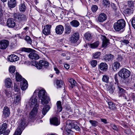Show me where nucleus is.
Instances as JSON below:
<instances>
[{
	"label": "nucleus",
	"instance_id": "obj_41",
	"mask_svg": "<svg viewBox=\"0 0 135 135\" xmlns=\"http://www.w3.org/2000/svg\"><path fill=\"white\" fill-rule=\"evenodd\" d=\"M71 129V128L68 127L67 126V123H66V133L68 135H73V132Z\"/></svg>",
	"mask_w": 135,
	"mask_h": 135
},
{
	"label": "nucleus",
	"instance_id": "obj_57",
	"mask_svg": "<svg viewBox=\"0 0 135 135\" xmlns=\"http://www.w3.org/2000/svg\"><path fill=\"white\" fill-rule=\"evenodd\" d=\"M21 27V26H19V24H15V25L13 27L14 28V29L16 30H18L20 29Z\"/></svg>",
	"mask_w": 135,
	"mask_h": 135
},
{
	"label": "nucleus",
	"instance_id": "obj_11",
	"mask_svg": "<svg viewBox=\"0 0 135 135\" xmlns=\"http://www.w3.org/2000/svg\"><path fill=\"white\" fill-rule=\"evenodd\" d=\"M67 126L68 128L72 129H74L77 131H79L80 130L79 127L77 125L73 123H71L70 120H68L67 122Z\"/></svg>",
	"mask_w": 135,
	"mask_h": 135
},
{
	"label": "nucleus",
	"instance_id": "obj_52",
	"mask_svg": "<svg viewBox=\"0 0 135 135\" xmlns=\"http://www.w3.org/2000/svg\"><path fill=\"white\" fill-rule=\"evenodd\" d=\"M15 70V68L14 66H10L9 68V71L11 73H13Z\"/></svg>",
	"mask_w": 135,
	"mask_h": 135
},
{
	"label": "nucleus",
	"instance_id": "obj_46",
	"mask_svg": "<svg viewBox=\"0 0 135 135\" xmlns=\"http://www.w3.org/2000/svg\"><path fill=\"white\" fill-rule=\"evenodd\" d=\"M109 78L108 76L106 75H103L102 78V81L106 83L109 82Z\"/></svg>",
	"mask_w": 135,
	"mask_h": 135
},
{
	"label": "nucleus",
	"instance_id": "obj_43",
	"mask_svg": "<svg viewBox=\"0 0 135 135\" xmlns=\"http://www.w3.org/2000/svg\"><path fill=\"white\" fill-rule=\"evenodd\" d=\"M120 67V63L118 61H115L114 63V68L115 69V71L117 69H119Z\"/></svg>",
	"mask_w": 135,
	"mask_h": 135
},
{
	"label": "nucleus",
	"instance_id": "obj_60",
	"mask_svg": "<svg viewBox=\"0 0 135 135\" xmlns=\"http://www.w3.org/2000/svg\"><path fill=\"white\" fill-rule=\"evenodd\" d=\"M108 91L111 94H113L114 92V90L113 87H109V89H108Z\"/></svg>",
	"mask_w": 135,
	"mask_h": 135
},
{
	"label": "nucleus",
	"instance_id": "obj_50",
	"mask_svg": "<svg viewBox=\"0 0 135 135\" xmlns=\"http://www.w3.org/2000/svg\"><path fill=\"white\" fill-rule=\"evenodd\" d=\"M121 44L122 45H125L127 46H129L130 45L129 44V42L128 40H122Z\"/></svg>",
	"mask_w": 135,
	"mask_h": 135
},
{
	"label": "nucleus",
	"instance_id": "obj_20",
	"mask_svg": "<svg viewBox=\"0 0 135 135\" xmlns=\"http://www.w3.org/2000/svg\"><path fill=\"white\" fill-rule=\"evenodd\" d=\"M21 88L22 90H25L27 88L28 84L27 81L25 79H23L20 83Z\"/></svg>",
	"mask_w": 135,
	"mask_h": 135
},
{
	"label": "nucleus",
	"instance_id": "obj_17",
	"mask_svg": "<svg viewBox=\"0 0 135 135\" xmlns=\"http://www.w3.org/2000/svg\"><path fill=\"white\" fill-rule=\"evenodd\" d=\"M51 27V26L50 25H46L43 30L42 32L43 34L45 35H47L50 34Z\"/></svg>",
	"mask_w": 135,
	"mask_h": 135
},
{
	"label": "nucleus",
	"instance_id": "obj_64",
	"mask_svg": "<svg viewBox=\"0 0 135 135\" xmlns=\"http://www.w3.org/2000/svg\"><path fill=\"white\" fill-rule=\"evenodd\" d=\"M10 131L8 130H7L4 133L3 135H8L10 132Z\"/></svg>",
	"mask_w": 135,
	"mask_h": 135
},
{
	"label": "nucleus",
	"instance_id": "obj_32",
	"mask_svg": "<svg viewBox=\"0 0 135 135\" xmlns=\"http://www.w3.org/2000/svg\"><path fill=\"white\" fill-rule=\"evenodd\" d=\"M70 25L73 27H78L79 25V22L77 20H73L70 22Z\"/></svg>",
	"mask_w": 135,
	"mask_h": 135
},
{
	"label": "nucleus",
	"instance_id": "obj_14",
	"mask_svg": "<svg viewBox=\"0 0 135 135\" xmlns=\"http://www.w3.org/2000/svg\"><path fill=\"white\" fill-rule=\"evenodd\" d=\"M117 91L118 95L119 97H122L126 99H127V98L125 95L126 91L123 89L118 86L117 88Z\"/></svg>",
	"mask_w": 135,
	"mask_h": 135
},
{
	"label": "nucleus",
	"instance_id": "obj_26",
	"mask_svg": "<svg viewBox=\"0 0 135 135\" xmlns=\"http://www.w3.org/2000/svg\"><path fill=\"white\" fill-rule=\"evenodd\" d=\"M5 86L8 88L11 87L12 84V81L10 78L6 79L5 80Z\"/></svg>",
	"mask_w": 135,
	"mask_h": 135
},
{
	"label": "nucleus",
	"instance_id": "obj_9",
	"mask_svg": "<svg viewBox=\"0 0 135 135\" xmlns=\"http://www.w3.org/2000/svg\"><path fill=\"white\" fill-rule=\"evenodd\" d=\"M38 97L37 96L34 95L32 96L30 99L29 102V105L31 107H38L39 105L37 103Z\"/></svg>",
	"mask_w": 135,
	"mask_h": 135
},
{
	"label": "nucleus",
	"instance_id": "obj_18",
	"mask_svg": "<svg viewBox=\"0 0 135 135\" xmlns=\"http://www.w3.org/2000/svg\"><path fill=\"white\" fill-rule=\"evenodd\" d=\"M107 17L106 15L102 13L99 14L98 17V20L99 22H102L107 19Z\"/></svg>",
	"mask_w": 135,
	"mask_h": 135
},
{
	"label": "nucleus",
	"instance_id": "obj_59",
	"mask_svg": "<svg viewBox=\"0 0 135 135\" xmlns=\"http://www.w3.org/2000/svg\"><path fill=\"white\" fill-rule=\"evenodd\" d=\"M123 82L125 83L126 84H128L129 83V80L127 78H123Z\"/></svg>",
	"mask_w": 135,
	"mask_h": 135
},
{
	"label": "nucleus",
	"instance_id": "obj_35",
	"mask_svg": "<svg viewBox=\"0 0 135 135\" xmlns=\"http://www.w3.org/2000/svg\"><path fill=\"white\" fill-rule=\"evenodd\" d=\"M56 104L57 108V111L58 112H60L61 111L62 109L61 102L60 101H58L57 102Z\"/></svg>",
	"mask_w": 135,
	"mask_h": 135
},
{
	"label": "nucleus",
	"instance_id": "obj_23",
	"mask_svg": "<svg viewBox=\"0 0 135 135\" xmlns=\"http://www.w3.org/2000/svg\"><path fill=\"white\" fill-rule=\"evenodd\" d=\"M8 59V60L11 62L16 61L19 60V57L14 54L10 55L9 56Z\"/></svg>",
	"mask_w": 135,
	"mask_h": 135
},
{
	"label": "nucleus",
	"instance_id": "obj_4",
	"mask_svg": "<svg viewBox=\"0 0 135 135\" xmlns=\"http://www.w3.org/2000/svg\"><path fill=\"white\" fill-rule=\"evenodd\" d=\"M26 120L25 119L23 118L21 120L20 123L19 124L13 135H20L22 130L26 126Z\"/></svg>",
	"mask_w": 135,
	"mask_h": 135
},
{
	"label": "nucleus",
	"instance_id": "obj_37",
	"mask_svg": "<svg viewBox=\"0 0 135 135\" xmlns=\"http://www.w3.org/2000/svg\"><path fill=\"white\" fill-rule=\"evenodd\" d=\"M109 108L112 110H114L116 109V105L112 102H109L108 103Z\"/></svg>",
	"mask_w": 135,
	"mask_h": 135
},
{
	"label": "nucleus",
	"instance_id": "obj_39",
	"mask_svg": "<svg viewBox=\"0 0 135 135\" xmlns=\"http://www.w3.org/2000/svg\"><path fill=\"white\" fill-rule=\"evenodd\" d=\"M69 82L71 84V87L72 88L75 86L76 84V81L73 79H69Z\"/></svg>",
	"mask_w": 135,
	"mask_h": 135
},
{
	"label": "nucleus",
	"instance_id": "obj_53",
	"mask_svg": "<svg viewBox=\"0 0 135 135\" xmlns=\"http://www.w3.org/2000/svg\"><path fill=\"white\" fill-rule=\"evenodd\" d=\"M91 65L93 67L95 66L97 64V61L96 60H92L90 61Z\"/></svg>",
	"mask_w": 135,
	"mask_h": 135
},
{
	"label": "nucleus",
	"instance_id": "obj_51",
	"mask_svg": "<svg viewBox=\"0 0 135 135\" xmlns=\"http://www.w3.org/2000/svg\"><path fill=\"white\" fill-rule=\"evenodd\" d=\"M25 40L27 42L28 44H31L32 42V40L30 37L27 36H26L25 38Z\"/></svg>",
	"mask_w": 135,
	"mask_h": 135
},
{
	"label": "nucleus",
	"instance_id": "obj_58",
	"mask_svg": "<svg viewBox=\"0 0 135 135\" xmlns=\"http://www.w3.org/2000/svg\"><path fill=\"white\" fill-rule=\"evenodd\" d=\"M111 126L113 129L115 131H117L118 130V127L116 125L113 124H112Z\"/></svg>",
	"mask_w": 135,
	"mask_h": 135
},
{
	"label": "nucleus",
	"instance_id": "obj_42",
	"mask_svg": "<svg viewBox=\"0 0 135 135\" xmlns=\"http://www.w3.org/2000/svg\"><path fill=\"white\" fill-rule=\"evenodd\" d=\"M4 91L6 95L7 98L11 97L12 93L10 90L8 89H5Z\"/></svg>",
	"mask_w": 135,
	"mask_h": 135
},
{
	"label": "nucleus",
	"instance_id": "obj_12",
	"mask_svg": "<svg viewBox=\"0 0 135 135\" xmlns=\"http://www.w3.org/2000/svg\"><path fill=\"white\" fill-rule=\"evenodd\" d=\"M9 42V41L6 40H2L0 41V49L2 50L6 49L8 46Z\"/></svg>",
	"mask_w": 135,
	"mask_h": 135
},
{
	"label": "nucleus",
	"instance_id": "obj_36",
	"mask_svg": "<svg viewBox=\"0 0 135 135\" xmlns=\"http://www.w3.org/2000/svg\"><path fill=\"white\" fill-rule=\"evenodd\" d=\"M16 78L17 81H21L24 79L22 78V76L18 72H17L16 73Z\"/></svg>",
	"mask_w": 135,
	"mask_h": 135
},
{
	"label": "nucleus",
	"instance_id": "obj_24",
	"mask_svg": "<svg viewBox=\"0 0 135 135\" xmlns=\"http://www.w3.org/2000/svg\"><path fill=\"white\" fill-rule=\"evenodd\" d=\"M8 26L11 28H13L15 25V23L13 19L12 18H9L7 22Z\"/></svg>",
	"mask_w": 135,
	"mask_h": 135
},
{
	"label": "nucleus",
	"instance_id": "obj_54",
	"mask_svg": "<svg viewBox=\"0 0 135 135\" xmlns=\"http://www.w3.org/2000/svg\"><path fill=\"white\" fill-rule=\"evenodd\" d=\"M131 22L132 27L135 29V15L132 18Z\"/></svg>",
	"mask_w": 135,
	"mask_h": 135
},
{
	"label": "nucleus",
	"instance_id": "obj_31",
	"mask_svg": "<svg viewBox=\"0 0 135 135\" xmlns=\"http://www.w3.org/2000/svg\"><path fill=\"white\" fill-rule=\"evenodd\" d=\"M19 9L20 11L22 12L25 11L26 9V7L24 3H21L19 6Z\"/></svg>",
	"mask_w": 135,
	"mask_h": 135
},
{
	"label": "nucleus",
	"instance_id": "obj_21",
	"mask_svg": "<svg viewBox=\"0 0 135 135\" xmlns=\"http://www.w3.org/2000/svg\"><path fill=\"white\" fill-rule=\"evenodd\" d=\"M64 31V28L61 25H59L56 27L55 29L56 32L58 34H61Z\"/></svg>",
	"mask_w": 135,
	"mask_h": 135
},
{
	"label": "nucleus",
	"instance_id": "obj_5",
	"mask_svg": "<svg viewBox=\"0 0 135 135\" xmlns=\"http://www.w3.org/2000/svg\"><path fill=\"white\" fill-rule=\"evenodd\" d=\"M13 16L14 18L20 22L24 24L26 21L27 17L23 14H19L17 13H14Z\"/></svg>",
	"mask_w": 135,
	"mask_h": 135
},
{
	"label": "nucleus",
	"instance_id": "obj_40",
	"mask_svg": "<svg viewBox=\"0 0 135 135\" xmlns=\"http://www.w3.org/2000/svg\"><path fill=\"white\" fill-rule=\"evenodd\" d=\"M71 28L70 26H67L65 28V33L68 35L70 33L71 31Z\"/></svg>",
	"mask_w": 135,
	"mask_h": 135
},
{
	"label": "nucleus",
	"instance_id": "obj_6",
	"mask_svg": "<svg viewBox=\"0 0 135 135\" xmlns=\"http://www.w3.org/2000/svg\"><path fill=\"white\" fill-rule=\"evenodd\" d=\"M130 71L125 68L121 69L119 73V75L122 78H128L130 76Z\"/></svg>",
	"mask_w": 135,
	"mask_h": 135
},
{
	"label": "nucleus",
	"instance_id": "obj_7",
	"mask_svg": "<svg viewBox=\"0 0 135 135\" xmlns=\"http://www.w3.org/2000/svg\"><path fill=\"white\" fill-rule=\"evenodd\" d=\"M37 111V107L33 108L30 113V117L31 119H34L37 118H41L42 117V116L40 115V113H38Z\"/></svg>",
	"mask_w": 135,
	"mask_h": 135
},
{
	"label": "nucleus",
	"instance_id": "obj_19",
	"mask_svg": "<svg viewBox=\"0 0 135 135\" xmlns=\"http://www.w3.org/2000/svg\"><path fill=\"white\" fill-rule=\"evenodd\" d=\"M10 114L9 108L7 107H4L3 111V116L4 117L6 118L8 117Z\"/></svg>",
	"mask_w": 135,
	"mask_h": 135
},
{
	"label": "nucleus",
	"instance_id": "obj_16",
	"mask_svg": "<svg viewBox=\"0 0 135 135\" xmlns=\"http://www.w3.org/2000/svg\"><path fill=\"white\" fill-rule=\"evenodd\" d=\"M50 122L51 124L55 126H57L60 123L59 118L54 117L50 119Z\"/></svg>",
	"mask_w": 135,
	"mask_h": 135
},
{
	"label": "nucleus",
	"instance_id": "obj_3",
	"mask_svg": "<svg viewBox=\"0 0 135 135\" xmlns=\"http://www.w3.org/2000/svg\"><path fill=\"white\" fill-rule=\"evenodd\" d=\"M22 51L26 52H31L28 55L29 58L31 59L38 60L39 58L38 55L35 52V51L30 48L23 47L21 48Z\"/></svg>",
	"mask_w": 135,
	"mask_h": 135
},
{
	"label": "nucleus",
	"instance_id": "obj_15",
	"mask_svg": "<svg viewBox=\"0 0 135 135\" xmlns=\"http://www.w3.org/2000/svg\"><path fill=\"white\" fill-rule=\"evenodd\" d=\"M101 38L102 41V46L103 47H105L109 44V40L105 36L102 35Z\"/></svg>",
	"mask_w": 135,
	"mask_h": 135
},
{
	"label": "nucleus",
	"instance_id": "obj_30",
	"mask_svg": "<svg viewBox=\"0 0 135 135\" xmlns=\"http://www.w3.org/2000/svg\"><path fill=\"white\" fill-rule=\"evenodd\" d=\"M56 83L58 88H61L64 86V83L61 80H56Z\"/></svg>",
	"mask_w": 135,
	"mask_h": 135
},
{
	"label": "nucleus",
	"instance_id": "obj_22",
	"mask_svg": "<svg viewBox=\"0 0 135 135\" xmlns=\"http://www.w3.org/2000/svg\"><path fill=\"white\" fill-rule=\"evenodd\" d=\"M16 0H8V5L10 8L15 7L16 5Z\"/></svg>",
	"mask_w": 135,
	"mask_h": 135
},
{
	"label": "nucleus",
	"instance_id": "obj_49",
	"mask_svg": "<svg viewBox=\"0 0 135 135\" xmlns=\"http://www.w3.org/2000/svg\"><path fill=\"white\" fill-rule=\"evenodd\" d=\"M89 122L91 125L93 127H95L97 126L98 124V122L95 120H89Z\"/></svg>",
	"mask_w": 135,
	"mask_h": 135
},
{
	"label": "nucleus",
	"instance_id": "obj_61",
	"mask_svg": "<svg viewBox=\"0 0 135 135\" xmlns=\"http://www.w3.org/2000/svg\"><path fill=\"white\" fill-rule=\"evenodd\" d=\"M111 6L113 9L114 11H115L117 8L116 6L114 4V3L112 4L111 5Z\"/></svg>",
	"mask_w": 135,
	"mask_h": 135
},
{
	"label": "nucleus",
	"instance_id": "obj_13",
	"mask_svg": "<svg viewBox=\"0 0 135 135\" xmlns=\"http://www.w3.org/2000/svg\"><path fill=\"white\" fill-rule=\"evenodd\" d=\"M79 34L78 32L74 33L70 38V41L72 43L76 42L79 38Z\"/></svg>",
	"mask_w": 135,
	"mask_h": 135
},
{
	"label": "nucleus",
	"instance_id": "obj_38",
	"mask_svg": "<svg viewBox=\"0 0 135 135\" xmlns=\"http://www.w3.org/2000/svg\"><path fill=\"white\" fill-rule=\"evenodd\" d=\"M99 44V41H97L95 42L90 44V46L91 48L94 49L98 47Z\"/></svg>",
	"mask_w": 135,
	"mask_h": 135
},
{
	"label": "nucleus",
	"instance_id": "obj_45",
	"mask_svg": "<svg viewBox=\"0 0 135 135\" xmlns=\"http://www.w3.org/2000/svg\"><path fill=\"white\" fill-rule=\"evenodd\" d=\"M134 3L133 1H128V6L130 8H134Z\"/></svg>",
	"mask_w": 135,
	"mask_h": 135
},
{
	"label": "nucleus",
	"instance_id": "obj_25",
	"mask_svg": "<svg viewBox=\"0 0 135 135\" xmlns=\"http://www.w3.org/2000/svg\"><path fill=\"white\" fill-rule=\"evenodd\" d=\"M134 9L132 8H127L124 10V12L126 15L129 16L133 13Z\"/></svg>",
	"mask_w": 135,
	"mask_h": 135
},
{
	"label": "nucleus",
	"instance_id": "obj_63",
	"mask_svg": "<svg viewBox=\"0 0 135 135\" xmlns=\"http://www.w3.org/2000/svg\"><path fill=\"white\" fill-rule=\"evenodd\" d=\"M117 60L118 61H120L122 59V57L121 56L119 55L117 58Z\"/></svg>",
	"mask_w": 135,
	"mask_h": 135
},
{
	"label": "nucleus",
	"instance_id": "obj_33",
	"mask_svg": "<svg viewBox=\"0 0 135 135\" xmlns=\"http://www.w3.org/2000/svg\"><path fill=\"white\" fill-rule=\"evenodd\" d=\"M50 108V106L47 105L42 110V112L44 115H45Z\"/></svg>",
	"mask_w": 135,
	"mask_h": 135
},
{
	"label": "nucleus",
	"instance_id": "obj_28",
	"mask_svg": "<svg viewBox=\"0 0 135 135\" xmlns=\"http://www.w3.org/2000/svg\"><path fill=\"white\" fill-rule=\"evenodd\" d=\"M7 124L6 123H3L0 126V134L5 132V130L7 127Z\"/></svg>",
	"mask_w": 135,
	"mask_h": 135
},
{
	"label": "nucleus",
	"instance_id": "obj_29",
	"mask_svg": "<svg viewBox=\"0 0 135 135\" xmlns=\"http://www.w3.org/2000/svg\"><path fill=\"white\" fill-rule=\"evenodd\" d=\"M114 57V55L111 54L106 55L104 56V59L107 62L112 61Z\"/></svg>",
	"mask_w": 135,
	"mask_h": 135
},
{
	"label": "nucleus",
	"instance_id": "obj_56",
	"mask_svg": "<svg viewBox=\"0 0 135 135\" xmlns=\"http://www.w3.org/2000/svg\"><path fill=\"white\" fill-rule=\"evenodd\" d=\"M100 55V52H97L95 53L93 55V57L94 59H97L99 57Z\"/></svg>",
	"mask_w": 135,
	"mask_h": 135
},
{
	"label": "nucleus",
	"instance_id": "obj_44",
	"mask_svg": "<svg viewBox=\"0 0 135 135\" xmlns=\"http://www.w3.org/2000/svg\"><path fill=\"white\" fill-rule=\"evenodd\" d=\"M14 90L15 92H17V94H20V89L19 86H18L16 84H15L14 86Z\"/></svg>",
	"mask_w": 135,
	"mask_h": 135
},
{
	"label": "nucleus",
	"instance_id": "obj_27",
	"mask_svg": "<svg viewBox=\"0 0 135 135\" xmlns=\"http://www.w3.org/2000/svg\"><path fill=\"white\" fill-rule=\"evenodd\" d=\"M108 66L105 63L102 62L99 66V68L102 70L106 71L107 69Z\"/></svg>",
	"mask_w": 135,
	"mask_h": 135
},
{
	"label": "nucleus",
	"instance_id": "obj_1",
	"mask_svg": "<svg viewBox=\"0 0 135 135\" xmlns=\"http://www.w3.org/2000/svg\"><path fill=\"white\" fill-rule=\"evenodd\" d=\"M36 93H38V96L39 99L41 100L42 104L43 105L47 104L50 100L49 97L47 96L45 91L43 89L36 90L34 93L35 94Z\"/></svg>",
	"mask_w": 135,
	"mask_h": 135
},
{
	"label": "nucleus",
	"instance_id": "obj_62",
	"mask_svg": "<svg viewBox=\"0 0 135 135\" xmlns=\"http://www.w3.org/2000/svg\"><path fill=\"white\" fill-rule=\"evenodd\" d=\"M54 70L55 71V73L56 74H59L60 73V71L56 67H54Z\"/></svg>",
	"mask_w": 135,
	"mask_h": 135
},
{
	"label": "nucleus",
	"instance_id": "obj_34",
	"mask_svg": "<svg viewBox=\"0 0 135 135\" xmlns=\"http://www.w3.org/2000/svg\"><path fill=\"white\" fill-rule=\"evenodd\" d=\"M85 39L88 40H90L92 38V36L90 33L88 31L86 32L84 35Z\"/></svg>",
	"mask_w": 135,
	"mask_h": 135
},
{
	"label": "nucleus",
	"instance_id": "obj_47",
	"mask_svg": "<svg viewBox=\"0 0 135 135\" xmlns=\"http://www.w3.org/2000/svg\"><path fill=\"white\" fill-rule=\"evenodd\" d=\"M103 4L105 7H109L110 5V2L108 0H103Z\"/></svg>",
	"mask_w": 135,
	"mask_h": 135
},
{
	"label": "nucleus",
	"instance_id": "obj_48",
	"mask_svg": "<svg viewBox=\"0 0 135 135\" xmlns=\"http://www.w3.org/2000/svg\"><path fill=\"white\" fill-rule=\"evenodd\" d=\"M4 20L3 16V13L1 10H0V24L3 25Z\"/></svg>",
	"mask_w": 135,
	"mask_h": 135
},
{
	"label": "nucleus",
	"instance_id": "obj_2",
	"mask_svg": "<svg viewBox=\"0 0 135 135\" xmlns=\"http://www.w3.org/2000/svg\"><path fill=\"white\" fill-rule=\"evenodd\" d=\"M126 22L123 19H121L118 20L113 25L114 29L117 32L119 31L123 30L126 26Z\"/></svg>",
	"mask_w": 135,
	"mask_h": 135
},
{
	"label": "nucleus",
	"instance_id": "obj_10",
	"mask_svg": "<svg viewBox=\"0 0 135 135\" xmlns=\"http://www.w3.org/2000/svg\"><path fill=\"white\" fill-rule=\"evenodd\" d=\"M15 95L14 97L12 98V101L13 104L14 105H17L20 102L21 100V94H17V93H15Z\"/></svg>",
	"mask_w": 135,
	"mask_h": 135
},
{
	"label": "nucleus",
	"instance_id": "obj_8",
	"mask_svg": "<svg viewBox=\"0 0 135 135\" xmlns=\"http://www.w3.org/2000/svg\"><path fill=\"white\" fill-rule=\"evenodd\" d=\"M33 65L35 66L37 69H42V66H44L47 68L49 66V63L46 61L40 60L39 62H36Z\"/></svg>",
	"mask_w": 135,
	"mask_h": 135
},
{
	"label": "nucleus",
	"instance_id": "obj_55",
	"mask_svg": "<svg viewBox=\"0 0 135 135\" xmlns=\"http://www.w3.org/2000/svg\"><path fill=\"white\" fill-rule=\"evenodd\" d=\"M92 11L94 12H95L98 9V7L96 5H93L91 8Z\"/></svg>",
	"mask_w": 135,
	"mask_h": 135
}]
</instances>
